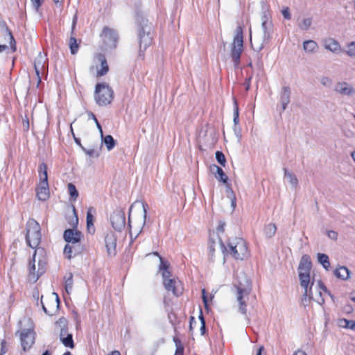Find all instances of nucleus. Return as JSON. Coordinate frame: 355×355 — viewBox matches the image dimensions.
Returning <instances> with one entry per match:
<instances>
[{
    "mask_svg": "<svg viewBox=\"0 0 355 355\" xmlns=\"http://www.w3.org/2000/svg\"><path fill=\"white\" fill-rule=\"evenodd\" d=\"M232 291L234 293L239 305V312L243 315L247 313L246 300L252 291V284L245 273L236 276V280L233 284Z\"/></svg>",
    "mask_w": 355,
    "mask_h": 355,
    "instance_id": "1",
    "label": "nucleus"
},
{
    "mask_svg": "<svg viewBox=\"0 0 355 355\" xmlns=\"http://www.w3.org/2000/svg\"><path fill=\"white\" fill-rule=\"evenodd\" d=\"M63 237L67 243L64 248V254L69 259L80 254L84 250L83 245L81 243L83 238L82 233L73 229H68L64 232Z\"/></svg>",
    "mask_w": 355,
    "mask_h": 355,
    "instance_id": "2",
    "label": "nucleus"
},
{
    "mask_svg": "<svg viewBox=\"0 0 355 355\" xmlns=\"http://www.w3.org/2000/svg\"><path fill=\"white\" fill-rule=\"evenodd\" d=\"M261 29L263 35L261 37L254 36V39L250 36V43L254 51L259 52L264 47L266 43L271 38L273 31V24L270 15L264 12L261 16Z\"/></svg>",
    "mask_w": 355,
    "mask_h": 355,
    "instance_id": "3",
    "label": "nucleus"
},
{
    "mask_svg": "<svg viewBox=\"0 0 355 355\" xmlns=\"http://www.w3.org/2000/svg\"><path fill=\"white\" fill-rule=\"evenodd\" d=\"M21 331L19 338L21 345L24 352L29 350L35 340V332L34 331V325L32 320L29 318H24L19 322Z\"/></svg>",
    "mask_w": 355,
    "mask_h": 355,
    "instance_id": "4",
    "label": "nucleus"
},
{
    "mask_svg": "<svg viewBox=\"0 0 355 355\" xmlns=\"http://www.w3.org/2000/svg\"><path fill=\"white\" fill-rule=\"evenodd\" d=\"M38 252H43V249L38 248L35 250L33 255V259L28 263V280L33 283L36 282L39 277L46 271V261L40 258L37 261L36 260V256Z\"/></svg>",
    "mask_w": 355,
    "mask_h": 355,
    "instance_id": "5",
    "label": "nucleus"
},
{
    "mask_svg": "<svg viewBox=\"0 0 355 355\" xmlns=\"http://www.w3.org/2000/svg\"><path fill=\"white\" fill-rule=\"evenodd\" d=\"M40 226L39 223L31 218L28 220L26 225V241L27 244L33 249H35L40 245L41 241Z\"/></svg>",
    "mask_w": 355,
    "mask_h": 355,
    "instance_id": "6",
    "label": "nucleus"
},
{
    "mask_svg": "<svg viewBox=\"0 0 355 355\" xmlns=\"http://www.w3.org/2000/svg\"><path fill=\"white\" fill-rule=\"evenodd\" d=\"M94 98L98 105H107L112 101L114 92L107 83H97L95 87Z\"/></svg>",
    "mask_w": 355,
    "mask_h": 355,
    "instance_id": "7",
    "label": "nucleus"
},
{
    "mask_svg": "<svg viewBox=\"0 0 355 355\" xmlns=\"http://www.w3.org/2000/svg\"><path fill=\"white\" fill-rule=\"evenodd\" d=\"M243 51V37L241 26L236 29V34L233 42L231 44L230 56L234 62V67H237L240 63V58Z\"/></svg>",
    "mask_w": 355,
    "mask_h": 355,
    "instance_id": "8",
    "label": "nucleus"
},
{
    "mask_svg": "<svg viewBox=\"0 0 355 355\" xmlns=\"http://www.w3.org/2000/svg\"><path fill=\"white\" fill-rule=\"evenodd\" d=\"M38 172L40 182L37 188V196L39 200L44 201L49 196L47 166L45 163L39 166Z\"/></svg>",
    "mask_w": 355,
    "mask_h": 355,
    "instance_id": "9",
    "label": "nucleus"
},
{
    "mask_svg": "<svg viewBox=\"0 0 355 355\" xmlns=\"http://www.w3.org/2000/svg\"><path fill=\"white\" fill-rule=\"evenodd\" d=\"M228 252L236 259L243 260L248 256V247L241 238H235L228 243Z\"/></svg>",
    "mask_w": 355,
    "mask_h": 355,
    "instance_id": "10",
    "label": "nucleus"
},
{
    "mask_svg": "<svg viewBox=\"0 0 355 355\" xmlns=\"http://www.w3.org/2000/svg\"><path fill=\"white\" fill-rule=\"evenodd\" d=\"M138 38L139 44V55H143L148 46L151 44L153 40L152 26L144 24L138 29Z\"/></svg>",
    "mask_w": 355,
    "mask_h": 355,
    "instance_id": "11",
    "label": "nucleus"
},
{
    "mask_svg": "<svg viewBox=\"0 0 355 355\" xmlns=\"http://www.w3.org/2000/svg\"><path fill=\"white\" fill-rule=\"evenodd\" d=\"M133 206L134 205H132L129 209L128 225H129L130 228L131 229L132 228L131 223H132L136 232H137V234H139L141 232L143 227H144V225H146V216H147L146 207H147V205L144 204V202L140 203L141 210H140L139 217L135 218L134 219V220L132 221L131 219V213L132 211Z\"/></svg>",
    "mask_w": 355,
    "mask_h": 355,
    "instance_id": "12",
    "label": "nucleus"
},
{
    "mask_svg": "<svg viewBox=\"0 0 355 355\" xmlns=\"http://www.w3.org/2000/svg\"><path fill=\"white\" fill-rule=\"evenodd\" d=\"M299 279L300 282V286L304 288V291L303 293V296L302 298V303L306 306L308 302L311 301V298H313V294L312 292V288L314 284V282L313 281L311 283L310 275H299Z\"/></svg>",
    "mask_w": 355,
    "mask_h": 355,
    "instance_id": "13",
    "label": "nucleus"
},
{
    "mask_svg": "<svg viewBox=\"0 0 355 355\" xmlns=\"http://www.w3.org/2000/svg\"><path fill=\"white\" fill-rule=\"evenodd\" d=\"M47 58L45 54L39 53L34 61V68L37 76L38 83L41 81L40 74L44 73L48 68Z\"/></svg>",
    "mask_w": 355,
    "mask_h": 355,
    "instance_id": "14",
    "label": "nucleus"
},
{
    "mask_svg": "<svg viewBox=\"0 0 355 355\" xmlns=\"http://www.w3.org/2000/svg\"><path fill=\"white\" fill-rule=\"evenodd\" d=\"M110 220L112 227L117 231H121L125 226V214L121 209L115 210L113 212Z\"/></svg>",
    "mask_w": 355,
    "mask_h": 355,
    "instance_id": "15",
    "label": "nucleus"
},
{
    "mask_svg": "<svg viewBox=\"0 0 355 355\" xmlns=\"http://www.w3.org/2000/svg\"><path fill=\"white\" fill-rule=\"evenodd\" d=\"M101 37L104 42L110 47H115L118 40V34L114 29L105 27L103 29Z\"/></svg>",
    "mask_w": 355,
    "mask_h": 355,
    "instance_id": "16",
    "label": "nucleus"
},
{
    "mask_svg": "<svg viewBox=\"0 0 355 355\" xmlns=\"http://www.w3.org/2000/svg\"><path fill=\"white\" fill-rule=\"evenodd\" d=\"M105 243L107 253L109 257H114L116 254V236L114 232H107L105 236Z\"/></svg>",
    "mask_w": 355,
    "mask_h": 355,
    "instance_id": "17",
    "label": "nucleus"
},
{
    "mask_svg": "<svg viewBox=\"0 0 355 355\" xmlns=\"http://www.w3.org/2000/svg\"><path fill=\"white\" fill-rule=\"evenodd\" d=\"M334 91L341 96L352 97L355 95V88L347 82L337 83Z\"/></svg>",
    "mask_w": 355,
    "mask_h": 355,
    "instance_id": "18",
    "label": "nucleus"
},
{
    "mask_svg": "<svg viewBox=\"0 0 355 355\" xmlns=\"http://www.w3.org/2000/svg\"><path fill=\"white\" fill-rule=\"evenodd\" d=\"M163 284L167 291L172 292L175 296H178L182 293L180 288V282L175 278H171L165 280V282H163Z\"/></svg>",
    "mask_w": 355,
    "mask_h": 355,
    "instance_id": "19",
    "label": "nucleus"
},
{
    "mask_svg": "<svg viewBox=\"0 0 355 355\" xmlns=\"http://www.w3.org/2000/svg\"><path fill=\"white\" fill-rule=\"evenodd\" d=\"M316 291L317 295L313 296V298H311V300H313L319 304L322 305L324 302V299L322 296L323 293H327L333 299V295H331L330 292L327 290L326 286L321 281H318L317 282Z\"/></svg>",
    "mask_w": 355,
    "mask_h": 355,
    "instance_id": "20",
    "label": "nucleus"
},
{
    "mask_svg": "<svg viewBox=\"0 0 355 355\" xmlns=\"http://www.w3.org/2000/svg\"><path fill=\"white\" fill-rule=\"evenodd\" d=\"M52 295L53 297L51 300V305L49 306V308L46 307V306L42 302V299L41 300L42 309L45 312V313L49 315H53L54 313L57 311L60 304V300L58 295L55 293H53Z\"/></svg>",
    "mask_w": 355,
    "mask_h": 355,
    "instance_id": "21",
    "label": "nucleus"
},
{
    "mask_svg": "<svg viewBox=\"0 0 355 355\" xmlns=\"http://www.w3.org/2000/svg\"><path fill=\"white\" fill-rule=\"evenodd\" d=\"M311 268V262L310 257L308 255H303L300 259L297 268L299 275L302 273L303 275H309Z\"/></svg>",
    "mask_w": 355,
    "mask_h": 355,
    "instance_id": "22",
    "label": "nucleus"
},
{
    "mask_svg": "<svg viewBox=\"0 0 355 355\" xmlns=\"http://www.w3.org/2000/svg\"><path fill=\"white\" fill-rule=\"evenodd\" d=\"M60 339L62 343L67 347L73 349L74 347V343L73 340V336L71 334H67V328L64 325L61 328L60 333Z\"/></svg>",
    "mask_w": 355,
    "mask_h": 355,
    "instance_id": "23",
    "label": "nucleus"
},
{
    "mask_svg": "<svg viewBox=\"0 0 355 355\" xmlns=\"http://www.w3.org/2000/svg\"><path fill=\"white\" fill-rule=\"evenodd\" d=\"M324 47L336 54L341 52V47L338 42L333 38H327L324 40Z\"/></svg>",
    "mask_w": 355,
    "mask_h": 355,
    "instance_id": "24",
    "label": "nucleus"
},
{
    "mask_svg": "<svg viewBox=\"0 0 355 355\" xmlns=\"http://www.w3.org/2000/svg\"><path fill=\"white\" fill-rule=\"evenodd\" d=\"M291 89L288 86H285L282 88V91L280 96V103L282 107V110H285L286 109L287 105L290 103V97H291Z\"/></svg>",
    "mask_w": 355,
    "mask_h": 355,
    "instance_id": "25",
    "label": "nucleus"
},
{
    "mask_svg": "<svg viewBox=\"0 0 355 355\" xmlns=\"http://www.w3.org/2000/svg\"><path fill=\"white\" fill-rule=\"evenodd\" d=\"M98 60L101 62V68L97 69V76H102L107 73L109 71V67L104 55L98 54Z\"/></svg>",
    "mask_w": 355,
    "mask_h": 355,
    "instance_id": "26",
    "label": "nucleus"
},
{
    "mask_svg": "<svg viewBox=\"0 0 355 355\" xmlns=\"http://www.w3.org/2000/svg\"><path fill=\"white\" fill-rule=\"evenodd\" d=\"M211 171L215 174V177L219 181L226 184L227 182V176L225 175L223 169L217 165L211 166Z\"/></svg>",
    "mask_w": 355,
    "mask_h": 355,
    "instance_id": "27",
    "label": "nucleus"
},
{
    "mask_svg": "<svg viewBox=\"0 0 355 355\" xmlns=\"http://www.w3.org/2000/svg\"><path fill=\"white\" fill-rule=\"evenodd\" d=\"M168 263L160 258L159 270L162 271L163 282L171 279V272L168 270Z\"/></svg>",
    "mask_w": 355,
    "mask_h": 355,
    "instance_id": "28",
    "label": "nucleus"
},
{
    "mask_svg": "<svg viewBox=\"0 0 355 355\" xmlns=\"http://www.w3.org/2000/svg\"><path fill=\"white\" fill-rule=\"evenodd\" d=\"M334 275L339 279L347 280L349 277V270L345 266H340L335 270Z\"/></svg>",
    "mask_w": 355,
    "mask_h": 355,
    "instance_id": "29",
    "label": "nucleus"
},
{
    "mask_svg": "<svg viewBox=\"0 0 355 355\" xmlns=\"http://www.w3.org/2000/svg\"><path fill=\"white\" fill-rule=\"evenodd\" d=\"M303 48L306 52L313 53L317 51L318 45L316 42L309 40L303 42Z\"/></svg>",
    "mask_w": 355,
    "mask_h": 355,
    "instance_id": "30",
    "label": "nucleus"
},
{
    "mask_svg": "<svg viewBox=\"0 0 355 355\" xmlns=\"http://www.w3.org/2000/svg\"><path fill=\"white\" fill-rule=\"evenodd\" d=\"M101 144H104L108 151L112 150L116 146V141L112 135H106L101 137Z\"/></svg>",
    "mask_w": 355,
    "mask_h": 355,
    "instance_id": "31",
    "label": "nucleus"
},
{
    "mask_svg": "<svg viewBox=\"0 0 355 355\" xmlns=\"http://www.w3.org/2000/svg\"><path fill=\"white\" fill-rule=\"evenodd\" d=\"M284 178H287L289 183L293 188H296L298 186V180L296 175L291 171H288L286 168H284Z\"/></svg>",
    "mask_w": 355,
    "mask_h": 355,
    "instance_id": "32",
    "label": "nucleus"
},
{
    "mask_svg": "<svg viewBox=\"0 0 355 355\" xmlns=\"http://www.w3.org/2000/svg\"><path fill=\"white\" fill-rule=\"evenodd\" d=\"M312 24V18H303L298 22V27L302 31H307Z\"/></svg>",
    "mask_w": 355,
    "mask_h": 355,
    "instance_id": "33",
    "label": "nucleus"
},
{
    "mask_svg": "<svg viewBox=\"0 0 355 355\" xmlns=\"http://www.w3.org/2000/svg\"><path fill=\"white\" fill-rule=\"evenodd\" d=\"M318 262L322 265V266L326 269L328 270L330 267V262L329 259V257L322 253H318Z\"/></svg>",
    "mask_w": 355,
    "mask_h": 355,
    "instance_id": "34",
    "label": "nucleus"
},
{
    "mask_svg": "<svg viewBox=\"0 0 355 355\" xmlns=\"http://www.w3.org/2000/svg\"><path fill=\"white\" fill-rule=\"evenodd\" d=\"M277 231V227L274 223H269L265 226L264 234L268 238L272 237Z\"/></svg>",
    "mask_w": 355,
    "mask_h": 355,
    "instance_id": "35",
    "label": "nucleus"
},
{
    "mask_svg": "<svg viewBox=\"0 0 355 355\" xmlns=\"http://www.w3.org/2000/svg\"><path fill=\"white\" fill-rule=\"evenodd\" d=\"M69 45L71 53L73 55L76 54L78 52V49H79V45L77 43L76 39L73 37H71L69 39Z\"/></svg>",
    "mask_w": 355,
    "mask_h": 355,
    "instance_id": "36",
    "label": "nucleus"
},
{
    "mask_svg": "<svg viewBox=\"0 0 355 355\" xmlns=\"http://www.w3.org/2000/svg\"><path fill=\"white\" fill-rule=\"evenodd\" d=\"M6 37L8 41L10 43L12 51L14 52L16 51V42L15 40L12 35V33L6 28Z\"/></svg>",
    "mask_w": 355,
    "mask_h": 355,
    "instance_id": "37",
    "label": "nucleus"
},
{
    "mask_svg": "<svg viewBox=\"0 0 355 355\" xmlns=\"http://www.w3.org/2000/svg\"><path fill=\"white\" fill-rule=\"evenodd\" d=\"M65 290L67 293H69L73 287V275L71 273L69 274L68 277H65Z\"/></svg>",
    "mask_w": 355,
    "mask_h": 355,
    "instance_id": "38",
    "label": "nucleus"
},
{
    "mask_svg": "<svg viewBox=\"0 0 355 355\" xmlns=\"http://www.w3.org/2000/svg\"><path fill=\"white\" fill-rule=\"evenodd\" d=\"M67 187H68V191H69V193L71 198H72L73 199V200H76L78 196V192L75 185L73 184L72 183H69L67 185Z\"/></svg>",
    "mask_w": 355,
    "mask_h": 355,
    "instance_id": "39",
    "label": "nucleus"
},
{
    "mask_svg": "<svg viewBox=\"0 0 355 355\" xmlns=\"http://www.w3.org/2000/svg\"><path fill=\"white\" fill-rule=\"evenodd\" d=\"M226 191H227V193L228 195V197L231 200V206L233 207V209H234L236 207V196H235V195H234L232 188L230 186H228V185H227Z\"/></svg>",
    "mask_w": 355,
    "mask_h": 355,
    "instance_id": "40",
    "label": "nucleus"
},
{
    "mask_svg": "<svg viewBox=\"0 0 355 355\" xmlns=\"http://www.w3.org/2000/svg\"><path fill=\"white\" fill-rule=\"evenodd\" d=\"M340 325L345 328L349 329H355V321L349 320L347 319H343L340 320Z\"/></svg>",
    "mask_w": 355,
    "mask_h": 355,
    "instance_id": "41",
    "label": "nucleus"
},
{
    "mask_svg": "<svg viewBox=\"0 0 355 355\" xmlns=\"http://www.w3.org/2000/svg\"><path fill=\"white\" fill-rule=\"evenodd\" d=\"M345 53L349 57H355V42H351L347 44Z\"/></svg>",
    "mask_w": 355,
    "mask_h": 355,
    "instance_id": "42",
    "label": "nucleus"
},
{
    "mask_svg": "<svg viewBox=\"0 0 355 355\" xmlns=\"http://www.w3.org/2000/svg\"><path fill=\"white\" fill-rule=\"evenodd\" d=\"M234 124L235 126L234 130L236 131V127L239 124V107L236 101L234 100Z\"/></svg>",
    "mask_w": 355,
    "mask_h": 355,
    "instance_id": "43",
    "label": "nucleus"
},
{
    "mask_svg": "<svg viewBox=\"0 0 355 355\" xmlns=\"http://www.w3.org/2000/svg\"><path fill=\"white\" fill-rule=\"evenodd\" d=\"M92 211H94V209L93 207H89L87 212V228L89 229L90 226H93V215Z\"/></svg>",
    "mask_w": 355,
    "mask_h": 355,
    "instance_id": "44",
    "label": "nucleus"
},
{
    "mask_svg": "<svg viewBox=\"0 0 355 355\" xmlns=\"http://www.w3.org/2000/svg\"><path fill=\"white\" fill-rule=\"evenodd\" d=\"M216 159L217 162L223 166H225L226 159L224 154L220 151H216Z\"/></svg>",
    "mask_w": 355,
    "mask_h": 355,
    "instance_id": "45",
    "label": "nucleus"
},
{
    "mask_svg": "<svg viewBox=\"0 0 355 355\" xmlns=\"http://www.w3.org/2000/svg\"><path fill=\"white\" fill-rule=\"evenodd\" d=\"M320 83L325 87H331L332 85V80L328 76H322L320 79Z\"/></svg>",
    "mask_w": 355,
    "mask_h": 355,
    "instance_id": "46",
    "label": "nucleus"
},
{
    "mask_svg": "<svg viewBox=\"0 0 355 355\" xmlns=\"http://www.w3.org/2000/svg\"><path fill=\"white\" fill-rule=\"evenodd\" d=\"M174 341L176 345V350L174 355H183L184 347L182 346L180 341L175 338H174Z\"/></svg>",
    "mask_w": 355,
    "mask_h": 355,
    "instance_id": "47",
    "label": "nucleus"
},
{
    "mask_svg": "<svg viewBox=\"0 0 355 355\" xmlns=\"http://www.w3.org/2000/svg\"><path fill=\"white\" fill-rule=\"evenodd\" d=\"M82 150L89 157H98L99 155L94 149H87L85 147H82Z\"/></svg>",
    "mask_w": 355,
    "mask_h": 355,
    "instance_id": "48",
    "label": "nucleus"
},
{
    "mask_svg": "<svg viewBox=\"0 0 355 355\" xmlns=\"http://www.w3.org/2000/svg\"><path fill=\"white\" fill-rule=\"evenodd\" d=\"M282 15L283 17L287 19V20H289L291 19V12H290V10L288 7H285L282 10Z\"/></svg>",
    "mask_w": 355,
    "mask_h": 355,
    "instance_id": "49",
    "label": "nucleus"
},
{
    "mask_svg": "<svg viewBox=\"0 0 355 355\" xmlns=\"http://www.w3.org/2000/svg\"><path fill=\"white\" fill-rule=\"evenodd\" d=\"M327 236L330 239H331L333 241H336L338 239V233L336 231H334V230L328 231Z\"/></svg>",
    "mask_w": 355,
    "mask_h": 355,
    "instance_id": "50",
    "label": "nucleus"
},
{
    "mask_svg": "<svg viewBox=\"0 0 355 355\" xmlns=\"http://www.w3.org/2000/svg\"><path fill=\"white\" fill-rule=\"evenodd\" d=\"M8 351L7 343L5 340H2L1 343V352L0 355H3Z\"/></svg>",
    "mask_w": 355,
    "mask_h": 355,
    "instance_id": "51",
    "label": "nucleus"
},
{
    "mask_svg": "<svg viewBox=\"0 0 355 355\" xmlns=\"http://www.w3.org/2000/svg\"><path fill=\"white\" fill-rule=\"evenodd\" d=\"M216 244V242L215 240H214L212 238L209 240V249L211 252H214L215 250V245Z\"/></svg>",
    "mask_w": 355,
    "mask_h": 355,
    "instance_id": "52",
    "label": "nucleus"
},
{
    "mask_svg": "<svg viewBox=\"0 0 355 355\" xmlns=\"http://www.w3.org/2000/svg\"><path fill=\"white\" fill-rule=\"evenodd\" d=\"M33 7L37 10L40 7L42 2L41 0H31Z\"/></svg>",
    "mask_w": 355,
    "mask_h": 355,
    "instance_id": "53",
    "label": "nucleus"
},
{
    "mask_svg": "<svg viewBox=\"0 0 355 355\" xmlns=\"http://www.w3.org/2000/svg\"><path fill=\"white\" fill-rule=\"evenodd\" d=\"M202 300H203V302L205 304V306H207L208 300H207V297L206 296L205 289H202Z\"/></svg>",
    "mask_w": 355,
    "mask_h": 355,
    "instance_id": "54",
    "label": "nucleus"
},
{
    "mask_svg": "<svg viewBox=\"0 0 355 355\" xmlns=\"http://www.w3.org/2000/svg\"><path fill=\"white\" fill-rule=\"evenodd\" d=\"M252 78V76H250L248 78H247L245 81L244 85L245 87V89L248 91L250 89V80Z\"/></svg>",
    "mask_w": 355,
    "mask_h": 355,
    "instance_id": "55",
    "label": "nucleus"
},
{
    "mask_svg": "<svg viewBox=\"0 0 355 355\" xmlns=\"http://www.w3.org/2000/svg\"><path fill=\"white\" fill-rule=\"evenodd\" d=\"M197 324V321L195 320L194 317L191 316L190 318V325H189L190 330H192V329L194 327V324Z\"/></svg>",
    "mask_w": 355,
    "mask_h": 355,
    "instance_id": "56",
    "label": "nucleus"
},
{
    "mask_svg": "<svg viewBox=\"0 0 355 355\" xmlns=\"http://www.w3.org/2000/svg\"><path fill=\"white\" fill-rule=\"evenodd\" d=\"M216 240H218V244L219 247L220 248L221 250L224 251L225 250H226L225 245L223 244L222 241L218 237L216 238Z\"/></svg>",
    "mask_w": 355,
    "mask_h": 355,
    "instance_id": "57",
    "label": "nucleus"
},
{
    "mask_svg": "<svg viewBox=\"0 0 355 355\" xmlns=\"http://www.w3.org/2000/svg\"><path fill=\"white\" fill-rule=\"evenodd\" d=\"M225 226V223L224 222H220L218 227L217 228L218 231L223 232L224 231Z\"/></svg>",
    "mask_w": 355,
    "mask_h": 355,
    "instance_id": "58",
    "label": "nucleus"
},
{
    "mask_svg": "<svg viewBox=\"0 0 355 355\" xmlns=\"http://www.w3.org/2000/svg\"><path fill=\"white\" fill-rule=\"evenodd\" d=\"M201 326H200V333H201V335H204L205 333V330H206V327H205V322H202V324H200Z\"/></svg>",
    "mask_w": 355,
    "mask_h": 355,
    "instance_id": "59",
    "label": "nucleus"
},
{
    "mask_svg": "<svg viewBox=\"0 0 355 355\" xmlns=\"http://www.w3.org/2000/svg\"><path fill=\"white\" fill-rule=\"evenodd\" d=\"M293 355H307V354L304 351L298 349L296 352H295Z\"/></svg>",
    "mask_w": 355,
    "mask_h": 355,
    "instance_id": "60",
    "label": "nucleus"
},
{
    "mask_svg": "<svg viewBox=\"0 0 355 355\" xmlns=\"http://www.w3.org/2000/svg\"><path fill=\"white\" fill-rule=\"evenodd\" d=\"M96 127H97V128L99 130V132H100V135H101V137H103V132L102 127H101V124L99 123H97Z\"/></svg>",
    "mask_w": 355,
    "mask_h": 355,
    "instance_id": "61",
    "label": "nucleus"
},
{
    "mask_svg": "<svg viewBox=\"0 0 355 355\" xmlns=\"http://www.w3.org/2000/svg\"><path fill=\"white\" fill-rule=\"evenodd\" d=\"M73 135L74 140H75V142L76 143V144H78V146L82 148V147H83V146H82V144H81V143H80V139L76 138V137H75L74 134H73Z\"/></svg>",
    "mask_w": 355,
    "mask_h": 355,
    "instance_id": "62",
    "label": "nucleus"
},
{
    "mask_svg": "<svg viewBox=\"0 0 355 355\" xmlns=\"http://www.w3.org/2000/svg\"><path fill=\"white\" fill-rule=\"evenodd\" d=\"M264 350V347L261 346L257 351V355H261L262 352Z\"/></svg>",
    "mask_w": 355,
    "mask_h": 355,
    "instance_id": "63",
    "label": "nucleus"
},
{
    "mask_svg": "<svg viewBox=\"0 0 355 355\" xmlns=\"http://www.w3.org/2000/svg\"><path fill=\"white\" fill-rule=\"evenodd\" d=\"M108 355H121L120 352L119 351H113Z\"/></svg>",
    "mask_w": 355,
    "mask_h": 355,
    "instance_id": "64",
    "label": "nucleus"
}]
</instances>
